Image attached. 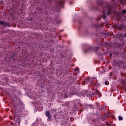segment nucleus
<instances>
[{
	"instance_id": "7ed1b4c3",
	"label": "nucleus",
	"mask_w": 126,
	"mask_h": 126,
	"mask_svg": "<svg viewBox=\"0 0 126 126\" xmlns=\"http://www.w3.org/2000/svg\"><path fill=\"white\" fill-rule=\"evenodd\" d=\"M99 50H100V47L98 46L95 47H89L87 50H85V53H90L91 51H93L94 52H98Z\"/></svg>"
},
{
	"instance_id": "0eeeda50",
	"label": "nucleus",
	"mask_w": 126,
	"mask_h": 126,
	"mask_svg": "<svg viewBox=\"0 0 126 126\" xmlns=\"http://www.w3.org/2000/svg\"><path fill=\"white\" fill-rule=\"evenodd\" d=\"M91 85L93 87H94L95 86V87H100V84L97 83H94V82L92 81L91 82Z\"/></svg>"
},
{
	"instance_id": "dca6fc26",
	"label": "nucleus",
	"mask_w": 126,
	"mask_h": 126,
	"mask_svg": "<svg viewBox=\"0 0 126 126\" xmlns=\"http://www.w3.org/2000/svg\"><path fill=\"white\" fill-rule=\"evenodd\" d=\"M105 45H106V46H107V47H108V46H109V42H105Z\"/></svg>"
},
{
	"instance_id": "2eb2a0df",
	"label": "nucleus",
	"mask_w": 126,
	"mask_h": 126,
	"mask_svg": "<svg viewBox=\"0 0 126 126\" xmlns=\"http://www.w3.org/2000/svg\"><path fill=\"white\" fill-rule=\"evenodd\" d=\"M122 14H123V15H125V14H126V10H122Z\"/></svg>"
},
{
	"instance_id": "9b49d317",
	"label": "nucleus",
	"mask_w": 126,
	"mask_h": 126,
	"mask_svg": "<svg viewBox=\"0 0 126 126\" xmlns=\"http://www.w3.org/2000/svg\"><path fill=\"white\" fill-rule=\"evenodd\" d=\"M123 28H125V26H124V25L120 24V25H118V29L119 30H121V29H122Z\"/></svg>"
},
{
	"instance_id": "393cba45",
	"label": "nucleus",
	"mask_w": 126,
	"mask_h": 126,
	"mask_svg": "<svg viewBox=\"0 0 126 126\" xmlns=\"http://www.w3.org/2000/svg\"><path fill=\"white\" fill-rule=\"evenodd\" d=\"M80 106H81V107H82V105L80 104Z\"/></svg>"
},
{
	"instance_id": "f8f14e48",
	"label": "nucleus",
	"mask_w": 126,
	"mask_h": 126,
	"mask_svg": "<svg viewBox=\"0 0 126 126\" xmlns=\"http://www.w3.org/2000/svg\"><path fill=\"white\" fill-rule=\"evenodd\" d=\"M120 2H121V3L123 4V5H126V0H121Z\"/></svg>"
},
{
	"instance_id": "6ab92c4d",
	"label": "nucleus",
	"mask_w": 126,
	"mask_h": 126,
	"mask_svg": "<svg viewBox=\"0 0 126 126\" xmlns=\"http://www.w3.org/2000/svg\"><path fill=\"white\" fill-rule=\"evenodd\" d=\"M39 13H41L42 14H44V13L42 12V10H40V12Z\"/></svg>"
},
{
	"instance_id": "39448f33",
	"label": "nucleus",
	"mask_w": 126,
	"mask_h": 126,
	"mask_svg": "<svg viewBox=\"0 0 126 126\" xmlns=\"http://www.w3.org/2000/svg\"><path fill=\"white\" fill-rule=\"evenodd\" d=\"M48 2H49L48 4L47 3V2L43 1L42 3V6L45 8V9L50 8V3H52L53 2V1L52 0H47Z\"/></svg>"
},
{
	"instance_id": "bb28decb",
	"label": "nucleus",
	"mask_w": 126,
	"mask_h": 126,
	"mask_svg": "<svg viewBox=\"0 0 126 126\" xmlns=\"http://www.w3.org/2000/svg\"><path fill=\"white\" fill-rule=\"evenodd\" d=\"M13 60H14V59H13Z\"/></svg>"
},
{
	"instance_id": "f257e3e1",
	"label": "nucleus",
	"mask_w": 126,
	"mask_h": 126,
	"mask_svg": "<svg viewBox=\"0 0 126 126\" xmlns=\"http://www.w3.org/2000/svg\"><path fill=\"white\" fill-rule=\"evenodd\" d=\"M116 5L115 4H113L112 6L110 5L109 3L107 2L105 4V6L104 7V5L100 4V5L97 7V9H99V7H101L100 9V11H102L103 14L102 17L103 19H105L106 16L110 15L112 12V9L114 8V7Z\"/></svg>"
},
{
	"instance_id": "aec40b11",
	"label": "nucleus",
	"mask_w": 126,
	"mask_h": 126,
	"mask_svg": "<svg viewBox=\"0 0 126 126\" xmlns=\"http://www.w3.org/2000/svg\"><path fill=\"white\" fill-rule=\"evenodd\" d=\"M45 14L46 15H48V12H45Z\"/></svg>"
},
{
	"instance_id": "1a4fd4ad",
	"label": "nucleus",
	"mask_w": 126,
	"mask_h": 126,
	"mask_svg": "<svg viewBox=\"0 0 126 126\" xmlns=\"http://www.w3.org/2000/svg\"><path fill=\"white\" fill-rule=\"evenodd\" d=\"M84 106L85 107L86 109H88V108H90L91 109H93V108H94V106H93V105L88 104H84Z\"/></svg>"
},
{
	"instance_id": "4be33fe9",
	"label": "nucleus",
	"mask_w": 126,
	"mask_h": 126,
	"mask_svg": "<svg viewBox=\"0 0 126 126\" xmlns=\"http://www.w3.org/2000/svg\"><path fill=\"white\" fill-rule=\"evenodd\" d=\"M124 37H125V38H126V33L124 35Z\"/></svg>"
},
{
	"instance_id": "a211bd4d",
	"label": "nucleus",
	"mask_w": 126,
	"mask_h": 126,
	"mask_svg": "<svg viewBox=\"0 0 126 126\" xmlns=\"http://www.w3.org/2000/svg\"><path fill=\"white\" fill-rule=\"evenodd\" d=\"M103 110H105V108L104 107H101V111H103Z\"/></svg>"
},
{
	"instance_id": "a878e982",
	"label": "nucleus",
	"mask_w": 126,
	"mask_h": 126,
	"mask_svg": "<svg viewBox=\"0 0 126 126\" xmlns=\"http://www.w3.org/2000/svg\"><path fill=\"white\" fill-rule=\"evenodd\" d=\"M62 31H63V30H62Z\"/></svg>"
},
{
	"instance_id": "412c9836",
	"label": "nucleus",
	"mask_w": 126,
	"mask_h": 126,
	"mask_svg": "<svg viewBox=\"0 0 126 126\" xmlns=\"http://www.w3.org/2000/svg\"><path fill=\"white\" fill-rule=\"evenodd\" d=\"M112 53H110V54H109L110 57H112Z\"/></svg>"
},
{
	"instance_id": "ddd939ff",
	"label": "nucleus",
	"mask_w": 126,
	"mask_h": 126,
	"mask_svg": "<svg viewBox=\"0 0 126 126\" xmlns=\"http://www.w3.org/2000/svg\"><path fill=\"white\" fill-rule=\"evenodd\" d=\"M50 111H46L45 112V116L47 117V118H49L50 117Z\"/></svg>"
},
{
	"instance_id": "6e6552de",
	"label": "nucleus",
	"mask_w": 126,
	"mask_h": 126,
	"mask_svg": "<svg viewBox=\"0 0 126 126\" xmlns=\"http://www.w3.org/2000/svg\"><path fill=\"white\" fill-rule=\"evenodd\" d=\"M93 95L94 96H95V95H98L99 97H101V93H100V92L97 90H95L94 93H93Z\"/></svg>"
},
{
	"instance_id": "f3484780",
	"label": "nucleus",
	"mask_w": 126,
	"mask_h": 126,
	"mask_svg": "<svg viewBox=\"0 0 126 126\" xmlns=\"http://www.w3.org/2000/svg\"><path fill=\"white\" fill-rule=\"evenodd\" d=\"M47 121L48 122H50V121H51V117L49 116V117H48V119H47Z\"/></svg>"
},
{
	"instance_id": "9d476101",
	"label": "nucleus",
	"mask_w": 126,
	"mask_h": 126,
	"mask_svg": "<svg viewBox=\"0 0 126 126\" xmlns=\"http://www.w3.org/2000/svg\"><path fill=\"white\" fill-rule=\"evenodd\" d=\"M117 37L119 38V40H122V38H124V34L122 33H120L118 34Z\"/></svg>"
},
{
	"instance_id": "5701e85b",
	"label": "nucleus",
	"mask_w": 126,
	"mask_h": 126,
	"mask_svg": "<svg viewBox=\"0 0 126 126\" xmlns=\"http://www.w3.org/2000/svg\"><path fill=\"white\" fill-rule=\"evenodd\" d=\"M102 121H105V117H104V118L102 119Z\"/></svg>"
},
{
	"instance_id": "f03ea898",
	"label": "nucleus",
	"mask_w": 126,
	"mask_h": 126,
	"mask_svg": "<svg viewBox=\"0 0 126 126\" xmlns=\"http://www.w3.org/2000/svg\"><path fill=\"white\" fill-rule=\"evenodd\" d=\"M14 109L18 115H22L23 114V111L25 110L24 104L20 100L15 104Z\"/></svg>"
},
{
	"instance_id": "b1692460",
	"label": "nucleus",
	"mask_w": 126,
	"mask_h": 126,
	"mask_svg": "<svg viewBox=\"0 0 126 126\" xmlns=\"http://www.w3.org/2000/svg\"><path fill=\"white\" fill-rule=\"evenodd\" d=\"M105 84H106V85H108V82L107 83H105Z\"/></svg>"
},
{
	"instance_id": "4468645a",
	"label": "nucleus",
	"mask_w": 126,
	"mask_h": 126,
	"mask_svg": "<svg viewBox=\"0 0 126 126\" xmlns=\"http://www.w3.org/2000/svg\"><path fill=\"white\" fill-rule=\"evenodd\" d=\"M119 121H123V117L120 116L118 117Z\"/></svg>"
},
{
	"instance_id": "20e7f679",
	"label": "nucleus",
	"mask_w": 126,
	"mask_h": 126,
	"mask_svg": "<svg viewBox=\"0 0 126 126\" xmlns=\"http://www.w3.org/2000/svg\"><path fill=\"white\" fill-rule=\"evenodd\" d=\"M64 4V1L63 0H58L56 2V5L57 6V11H60V8Z\"/></svg>"
},
{
	"instance_id": "423d86ee",
	"label": "nucleus",
	"mask_w": 126,
	"mask_h": 126,
	"mask_svg": "<svg viewBox=\"0 0 126 126\" xmlns=\"http://www.w3.org/2000/svg\"><path fill=\"white\" fill-rule=\"evenodd\" d=\"M0 25H3V26H5L7 27H10V24L8 22H5L3 21H0Z\"/></svg>"
}]
</instances>
